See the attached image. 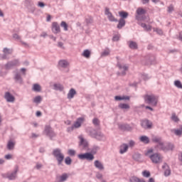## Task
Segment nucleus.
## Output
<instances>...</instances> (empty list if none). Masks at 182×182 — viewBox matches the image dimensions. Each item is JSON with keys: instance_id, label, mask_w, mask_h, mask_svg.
<instances>
[{"instance_id": "nucleus-7", "label": "nucleus", "mask_w": 182, "mask_h": 182, "mask_svg": "<svg viewBox=\"0 0 182 182\" xmlns=\"http://www.w3.org/2000/svg\"><path fill=\"white\" fill-rule=\"evenodd\" d=\"M145 14H146V10L141 8H138L136 9V21H144V19H146V16H141V15H144Z\"/></svg>"}, {"instance_id": "nucleus-50", "label": "nucleus", "mask_w": 182, "mask_h": 182, "mask_svg": "<svg viewBox=\"0 0 182 182\" xmlns=\"http://www.w3.org/2000/svg\"><path fill=\"white\" fill-rule=\"evenodd\" d=\"M142 176H143L144 177H146V178L150 177V171H144L142 172Z\"/></svg>"}, {"instance_id": "nucleus-52", "label": "nucleus", "mask_w": 182, "mask_h": 182, "mask_svg": "<svg viewBox=\"0 0 182 182\" xmlns=\"http://www.w3.org/2000/svg\"><path fill=\"white\" fill-rule=\"evenodd\" d=\"M68 153L69 156H75V154H76V151H75L74 149H69Z\"/></svg>"}, {"instance_id": "nucleus-13", "label": "nucleus", "mask_w": 182, "mask_h": 182, "mask_svg": "<svg viewBox=\"0 0 182 182\" xmlns=\"http://www.w3.org/2000/svg\"><path fill=\"white\" fill-rule=\"evenodd\" d=\"M151 141H153V143H156V147L158 149H160L161 147V146H163V140L161 139V137L160 136H152L151 138Z\"/></svg>"}, {"instance_id": "nucleus-51", "label": "nucleus", "mask_w": 182, "mask_h": 182, "mask_svg": "<svg viewBox=\"0 0 182 182\" xmlns=\"http://www.w3.org/2000/svg\"><path fill=\"white\" fill-rule=\"evenodd\" d=\"M109 54H110V50H105L104 52L102 53L101 55L102 57H105V56H109Z\"/></svg>"}, {"instance_id": "nucleus-4", "label": "nucleus", "mask_w": 182, "mask_h": 182, "mask_svg": "<svg viewBox=\"0 0 182 182\" xmlns=\"http://www.w3.org/2000/svg\"><path fill=\"white\" fill-rule=\"evenodd\" d=\"M18 171H19V167L16 166L13 172L2 173L1 176L3 178H8V180L10 181L16 180V178L18 177Z\"/></svg>"}, {"instance_id": "nucleus-26", "label": "nucleus", "mask_w": 182, "mask_h": 182, "mask_svg": "<svg viewBox=\"0 0 182 182\" xmlns=\"http://www.w3.org/2000/svg\"><path fill=\"white\" fill-rule=\"evenodd\" d=\"M58 65L60 68H63L64 69H66L69 66V62L66 61V60H60L58 62Z\"/></svg>"}, {"instance_id": "nucleus-12", "label": "nucleus", "mask_w": 182, "mask_h": 182, "mask_svg": "<svg viewBox=\"0 0 182 182\" xmlns=\"http://www.w3.org/2000/svg\"><path fill=\"white\" fill-rule=\"evenodd\" d=\"M174 149V145L173 144H165L164 142L162 144V146L159 148L160 150L163 151H169V150H173Z\"/></svg>"}, {"instance_id": "nucleus-46", "label": "nucleus", "mask_w": 182, "mask_h": 182, "mask_svg": "<svg viewBox=\"0 0 182 182\" xmlns=\"http://www.w3.org/2000/svg\"><path fill=\"white\" fill-rule=\"evenodd\" d=\"M132 157L135 161H139V160H140V157H141V155L140 154H134Z\"/></svg>"}, {"instance_id": "nucleus-58", "label": "nucleus", "mask_w": 182, "mask_h": 182, "mask_svg": "<svg viewBox=\"0 0 182 182\" xmlns=\"http://www.w3.org/2000/svg\"><path fill=\"white\" fill-rule=\"evenodd\" d=\"M85 21L87 25H89V23H92V22H93V20L92 18H86Z\"/></svg>"}, {"instance_id": "nucleus-33", "label": "nucleus", "mask_w": 182, "mask_h": 182, "mask_svg": "<svg viewBox=\"0 0 182 182\" xmlns=\"http://www.w3.org/2000/svg\"><path fill=\"white\" fill-rule=\"evenodd\" d=\"M53 89L54 90H59L60 92H62L63 90V85L61 84H54Z\"/></svg>"}, {"instance_id": "nucleus-3", "label": "nucleus", "mask_w": 182, "mask_h": 182, "mask_svg": "<svg viewBox=\"0 0 182 182\" xmlns=\"http://www.w3.org/2000/svg\"><path fill=\"white\" fill-rule=\"evenodd\" d=\"M53 157L57 160L58 166H62L63 161L65 160V155L62 153L60 149H55L52 153Z\"/></svg>"}, {"instance_id": "nucleus-37", "label": "nucleus", "mask_w": 182, "mask_h": 182, "mask_svg": "<svg viewBox=\"0 0 182 182\" xmlns=\"http://www.w3.org/2000/svg\"><path fill=\"white\" fill-rule=\"evenodd\" d=\"M33 103H36L37 105H39L42 102V97L41 95L36 96L33 100Z\"/></svg>"}, {"instance_id": "nucleus-38", "label": "nucleus", "mask_w": 182, "mask_h": 182, "mask_svg": "<svg viewBox=\"0 0 182 182\" xmlns=\"http://www.w3.org/2000/svg\"><path fill=\"white\" fill-rule=\"evenodd\" d=\"M82 55L84 56V58L89 59V58H90V50H85L82 53Z\"/></svg>"}, {"instance_id": "nucleus-44", "label": "nucleus", "mask_w": 182, "mask_h": 182, "mask_svg": "<svg viewBox=\"0 0 182 182\" xmlns=\"http://www.w3.org/2000/svg\"><path fill=\"white\" fill-rule=\"evenodd\" d=\"M171 120H173V122H175L176 123H177V122L180 121V119H178V117H177V115H176V114H172V116L171 117Z\"/></svg>"}, {"instance_id": "nucleus-28", "label": "nucleus", "mask_w": 182, "mask_h": 182, "mask_svg": "<svg viewBox=\"0 0 182 182\" xmlns=\"http://www.w3.org/2000/svg\"><path fill=\"white\" fill-rule=\"evenodd\" d=\"M75 95H76V90L71 88L67 95L68 99H73L75 97Z\"/></svg>"}, {"instance_id": "nucleus-24", "label": "nucleus", "mask_w": 182, "mask_h": 182, "mask_svg": "<svg viewBox=\"0 0 182 182\" xmlns=\"http://www.w3.org/2000/svg\"><path fill=\"white\" fill-rule=\"evenodd\" d=\"M94 166L95 167H96V168H98V170H105V166H103V164H102V162L98 160L95 161Z\"/></svg>"}, {"instance_id": "nucleus-32", "label": "nucleus", "mask_w": 182, "mask_h": 182, "mask_svg": "<svg viewBox=\"0 0 182 182\" xmlns=\"http://www.w3.org/2000/svg\"><path fill=\"white\" fill-rule=\"evenodd\" d=\"M129 48H130V49H137L138 46H137V43L134 42V41H129Z\"/></svg>"}, {"instance_id": "nucleus-5", "label": "nucleus", "mask_w": 182, "mask_h": 182, "mask_svg": "<svg viewBox=\"0 0 182 182\" xmlns=\"http://www.w3.org/2000/svg\"><path fill=\"white\" fill-rule=\"evenodd\" d=\"M43 133L47 136V137H49L50 140H53V137H56V133L50 125L45 126Z\"/></svg>"}, {"instance_id": "nucleus-56", "label": "nucleus", "mask_w": 182, "mask_h": 182, "mask_svg": "<svg viewBox=\"0 0 182 182\" xmlns=\"http://www.w3.org/2000/svg\"><path fill=\"white\" fill-rule=\"evenodd\" d=\"M119 39H120V37H119L118 35H115V36H114L113 38H112V41H113L114 42H117V41H119Z\"/></svg>"}, {"instance_id": "nucleus-59", "label": "nucleus", "mask_w": 182, "mask_h": 182, "mask_svg": "<svg viewBox=\"0 0 182 182\" xmlns=\"http://www.w3.org/2000/svg\"><path fill=\"white\" fill-rule=\"evenodd\" d=\"M4 158H5L6 160H11V159H12V155H11V154L5 155Z\"/></svg>"}, {"instance_id": "nucleus-9", "label": "nucleus", "mask_w": 182, "mask_h": 182, "mask_svg": "<svg viewBox=\"0 0 182 182\" xmlns=\"http://www.w3.org/2000/svg\"><path fill=\"white\" fill-rule=\"evenodd\" d=\"M78 159H80V160L92 161L95 159V156L89 152H87L85 154H78Z\"/></svg>"}, {"instance_id": "nucleus-16", "label": "nucleus", "mask_w": 182, "mask_h": 182, "mask_svg": "<svg viewBox=\"0 0 182 182\" xmlns=\"http://www.w3.org/2000/svg\"><path fill=\"white\" fill-rule=\"evenodd\" d=\"M141 126L143 127V129H151L153 126V124L149 122L148 119H145L141 121Z\"/></svg>"}, {"instance_id": "nucleus-10", "label": "nucleus", "mask_w": 182, "mask_h": 182, "mask_svg": "<svg viewBox=\"0 0 182 182\" xmlns=\"http://www.w3.org/2000/svg\"><path fill=\"white\" fill-rule=\"evenodd\" d=\"M14 52V50L8 48H4L3 49V55H1V59L2 60H5V59H9L8 58V55H12V53Z\"/></svg>"}, {"instance_id": "nucleus-11", "label": "nucleus", "mask_w": 182, "mask_h": 182, "mask_svg": "<svg viewBox=\"0 0 182 182\" xmlns=\"http://www.w3.org/2000/svg\"><path fill=\"white\" fill-rule=\"evenodd\" d=\"M105 14L107 16V18L110 22H118L117 18H114V15L112 14V12H110L109 8H105Z\"/></svg>"}, {"instance_id": "nucleus-54", "label": "nucleus", "mask_w": 182, "mask_h": 182, "mask_svg": "<svg viewBox=\"0 0 182 182\" xmlns=\"http://www.w3.org/2000/svg\"><path fill=\"white\" fill-rule=\"evenodd\" d=\"M173 11H174V6H173L172 4H171L168 7V12L169 14H171V12H173Z\"/></svg>"}, {"instance_id": "nucleus-15", "label": "nucleus", "mask_w": 182, "mask_h": 182, "mask_svg": "<svg viewBox=\"0 0 182 182\" xmlns=\"http://www.w3.org/2000/svg\"><path fill=\"white\" fill-rule=\"evenodd\" d=\"M4 99H6V102H9V103H13V102H15V97L11 94L9 92H6L4 95Z\"/></svg>"}, {"instance_id": "nucleus-61", "label": "nucleus", "mask_w": 182, "mask_h": 182, "mask_svg": "<svg viewBox=\"0 0 182 182\" xmlns=\"http://www.w3.org/2000/svg\"><path fill=\"white\" fill-rule=\"evenodd\" d=\"M155 31H156L158 35H161L163 33V31L161 29L156 28Z\"/></svg>"}, {"instance_id": "nucleus-34", "label": "nucleus", "mask_w": 182, "mask_h": 182, "mask_svg": "<svg viewBox=\"0 0 182 182\" xmlns=\"http://www.w3.org/2000/svg\"><path fill=\"white\" fill-rule=\"evenodd\" d=\"M119 15L121 17V19H127V16H129V13L126 11H119Z\"/></svg>"}, {"instance_id": "nucleus-40", "label": "nucleus", "mask_w": 182, "mask_h": 182, "mask_svg": "<svg viewBox=\"0 0 182 182\" xmlns=\"http://www.w3.org/2000/svg\"><path fill=\"white\" fill-rule=\"evenodd\" d=\"M33 90L34 92H41V85L39 84H34L33 85Z\"/></svg>"}, {"instance_id": "nucleus-18", "label": "nucleus", "mask_w": 182, "mask_h": 182, "mask_svg": "<svg viewBox=\"0 0 182 182\" xmlns=\"http://www.w3.org/2000/svg\"><path fill=\"white\" fill-rule=\"evenodd\" d=\"M18 60H14L12 61H9L6 65H5V68L7 70L12 69L14 66H16L18 65Z\"/></svg>"}, {"instance_id": "nucleus-60", "label": "nucleus", "mask_w": 182, "mask_h": 182, "mask_svg": "<svg viewBox=\"0 0 182 182\" xmlns=\"http://www.w3.org/2000/svg\"><path fill=\"white\" fill-rule=\"evenodd\" d=\"M38 5L40 8H44L45 7V3L41 2V1H39Z\"/></svg>"}, {"instance_id": "nucleus-62", "label": "nucleus", "mask_w": 182, "mask_h": 182, "mask_svg": "<svg viewBox=\"0 0 182 182\" xmlns=\"http://www.w3.org/2000/svg\"><path fill=\"white\" fill-rule=\"evenodd\" d=\"M96 177H97V178L100 179V178H102L103 177V174H102V173H97L96 174Z\"/></svg>"}, {"instance_id": "nucleus-17", "label": "nucleus", "mask_w": 182, "mask_h": 182, "mask_svg": "<svg viewBox=\"0 0 182 182\" xmlns=\"http://www.w3.org/2000/svg\"><path fill=\"white\" fill-rule=\"evenodd\" d=\"M52 32L54 33H60V26L58 23V22H53L52 23Z\"/></svg>"}, {"instance_id": "nucleus-49", "label": "nucleus", "mask_w": 182, "mask_h": 182, "mask_svg": "<svg viewBox=\"0 0 182 182\" xmlns=\"http://www.w3.org/2000/svg\"><path fill=\"white\" fill-rule=\"evenodd\" d=\"M61 28H64V31H68V23L65 21H62L60 23Z\"/></svg>"}, {"instance_id": "nucleus-31", "label": "nucleus", "mask_w": 182, "mask_h": 182, "mask_svg": "<svg viewBox=\"0 0 182 182\" xmlns=\"http://www.w3.org/2000/svg\"><path fill=\"white\" fill-rule=\"evenodd\" d=\"M94 139H97V140H105V135L102 132H97Z\"/></svg>"}, {"instance_id": "nucleus-36", "label": "nucleus", "mask_w": 182, "mask_h": 182, "mask_svg": "<svg viewBox=\"0 0 182 182\" xmlns=\"http://www.w3.org/2000/svg\"><path fill=\"white\" fill-rule=\"evenodd\" d=\"M118 107L119 109H122V110L129 109H130V105H129L128 104L121 103L119 105Z\"/></svg>"}, {"instance_id": "nucleus-43", "label": "nucleus", "mask_w": 182, "mask_h": 182, "mask_svg": "<svg viewBox=\"0 0 182 182\" xmlns=\"http://www.w3.org/2000/svg\"><path fill=\"white\" fill-rule=\"evenodd\" d=\"M14 147H15V144L11 141H9V143L7 144V149L9 150H12V149H14Z\"/></svg>"}, {"instance_id": "nucleus-27", "label": "nucleus", "mask_w": 182, "mask_h": 182, "mask_svg": "<svg viewBox=\"0 0 182 182\" xmlns=\"http://www.w3.org/2000/svg\"><path fill=\"white\" fill-rule=\"evenodd\" d=\"M87 133L89 134V135L91 137H93L95 139V137L96 136V134H97V131H96V129H93V128H88L87 129Z\"/></svg>"}, {"instance_id": "nucleus-39", "label": "nucleus", "mask_w": 182, "mask_h": 182, "mask_svg": "<svg viewBox=\"0 0 182 182\" xmlns=\"http://www.w3.org/2000/svg\"><path fill=\"white\" fill-rule=\"evenodd\" d=\"M140 26H141V28H144L145 31H151V26H147L144 23H141Z\"/></svg>"}, {"instance_id": "nucleus-1", "label": "nucleus", "mask_w": 182, "mask_h": 182, "mask_svg": "<svg viewBox=\"0 0 182 182\" xmlns=\"http://www.w3.org/2000/svg\"><path fill=\"white\" fill-rule=\"evenodd\" d=\"M145 156L149 157L152 163L154 164H159L163 161V156L159 153H153V149H149L146 153Z\"/></svg>"}, {"instance_id": "nucleus-20", "label": "nucleus", "mask_w": 182, "mask_h": 182, "mask_svg": "<svg viewBox=\"0 0 182 182\" xmlns=\"http://www.w3.org/2000/svg\"><path fill=\"white\" fill-rule=\"evenodd\" d=\"M83 122H85V118L83 117L77 118L76 122L73 125V127H74V129H79V127L82 126V123H83Z\"/></svg>"}, {"instance_id": "nucleus-2", "label": "nucleus", "mask_w": 182, "mask_h": 182, "mask_svg": "<svg viewBox=\"0 0 182 182\" xmlns=\"http://www.w3.org/2000/svg\"><path fill=\"white\" fill-rule=\"evenodd\" d=\"M144 100L145 103H146V105H151V106H157V103L159 102V97L151 94H146L144 95Z\"/></svg>"}, {"instance_id": "nucleus-64", "label": "nucleus", "mask_w": 182, "mask_h": 182, "mask_svg": "<svg viewBox=\"0 0 182 182\" xmlns=\"http://www.w3.org/2000/svg\"><path fill=\"white\" fill-rule=\"evenodd\" d=\"M58 48H61L62 49H63V43H62V42H58Z\"/></svg>"}, {"instance_id": "nucleus-47", "label": "nucleus", "mask_w": 182, "mask_h": 182, "mask_svg": "<svg viewBox=\"0 0 182 182\" xmlns=\"http://www.w3.org/2000/svg\"><path fill=\"white\" fill-rule=\"evenodd\" d=\"M65 163L67 164V166H70V164H72V159H70L69 156H67L65 159Z\"/></svg>"}, {"instance_id": "nucleus-19", "label": "nucleus", "mask_w": 182, "mask_h": 182, "mask_svg": "<svg viewBox=\"0 0 182 182\" xmlns=\"http://www.w3.org/2000/svg\"><path fill=\"white\" fill-rule=\"evenodd\" d=\"M156 56L149 55L146 58V63L145 65H156Z\"/></svg>"}, {"instance_id": "nucleus-55", "label": "nucleus", "mask_w": 182, "mask_h": 182, "mask_svg": "<svg viewBox=\"0 0 182 182\" xmlns=\"http://www.w3.org/2000/svg\"><path fill=\"white\" fill-rule=\"evenodd\" d=\"M13 38L14 39H15L16 41H21V36H19V35H18L17 33H14L13 35Z\"/></svg>"}, {"instance_id": "nucleus-41", "label": "nucleus", "mask_w": 182, "mask_h": 182, "mask_svg": "<svg viewBox=\"0 0 182 182\" xmlns=\"http://www.w3.org/2000/svg\"><path fill=\"white\" fill-rule=\"evenodd\" d=\"M171 132H173L176 136H181L182 134V130L181 129H171Z\"/></svg>"}, {"instance_id": "nucleus-53", "label": "nucleus", "mask_w": 182, "mask_h": 182, "mask_svg": "<svg viewBox=\"0 0 182 182\" xmlns=\"http://www.w3.org/2000/svg\"><path fill=\"white\" fill-rule=\"evenodd\" d=\"M141 77L144 80H149V79H150V76L147 74H142Z\"/></svg>"}, {"instance_id": "nucleus-25", "label": "nucleus", "mask_w": 182, "mask_h": 182, "mask_svg": "<svg viewBox=\"0 0 182 182\" xmlns=\"http://www.w3.org/2000/svg\"><path fill=\"white\" fill-rule=\"evenodd\" d=\"M129 182H146V181L144 178H140L136 176H133L129 178Z\"/></svg>"}, {"instance_id": "nucleus-22", "label": "nucleus", "mask_w": 182, "mask_h": 182, "mask_svg": "<svg viewBox=\"0 0 182 182\" xmlns=\"http://www.w3.org/2000/svg\"><path fill=\"white\" fill-rule=\"evenodd\" d=\"M127 150H129V145H127V144H122L119 146L120 154H124V153H126V151H127Z\"/></svg>"}, {"instance_id": "nucleus-48", "label": "nucleus", "mask_w": 182, "mask_h": 182, "mask_svg": "<svg viewBox=\"0 0 182 182\" xmlns=\"http://www.w3.org/2000/svg\"><path fill=\"white\" fill-rule=\"evenodd\" d=\"M99 150H100V147H99L98 146H94L92 149V153H93L94 154H95V153H97V151H99Z\"/></svg>"}, {"instance_id": "nucleus-30", "label": "nucleus", "mask_w": 182, "mask_h": 182, "mask_svg": "<svg viewBox=\"0 0 182 182\" xmlns=\"http://www.w3.org/2000/svg\"><path fill=\"white\" fill-rule=\"evenodd\" d=\"M140 141L144 143L145 144H149L150 143V139L147 136H141L139 138Z\"/></svg>"}, {"instance_id": "nucleus-8", "label": "nucleus", "mask_w": 182, "mask_h": 182, "mask_svg": "<svg viewBox=\"0 0 182 182\" xmlns=\"http://www.w3.org/2000/svg\"><path fill=\"white\" fill-rule=\"evenodd\" d=\"M14 79L16 82V83H18L19 85H23V78H22V75H21V73L18 70L14 71Z\"/></svg>"}, {"instance_id": "nucleus-21", "label": "nucleus", "mask_w": 182, "mask_h": 182, "mask_svg": "<svg viewBox=\"0 0 182 182\" xmlns=\"http://www.w3.org/2000/svg\"><path fill=\"white\" fill-rule=\"evenodd\" d=\"M119 128L121 130H123L124 132H132V130H133V127L129 126L127 124H119Z\"/></svg>"}, {"instance_id": "nucleus-29", "label": "nucleus", "mask_w": 182, "mask_h": 182, "mask_svg": "<svg viewBox=\"0 0 182 182\" xmlns=\"http://www.w3.org/2000/svg\"><path fill=\"white\" fill-rule=\"evenodd\" d=\"M126 25V20L123 19V18H120L118 21V24L117 26V28L118 29H122L123 27H124Z\"/></svg>"}, {"instance_id": "nucleus-45", "label": "nucleus", "mask_w": 182, "mask_h": 182, "mask_svg": "<svg viewBox=\"0 0 182 182\" xmlns=\"http://www.w3.org/2000/svg\"><path fill=\"white\" fill-rule=\"evenodd\" d=\"M174 85L176 87H178V89H182V84L180 80H176L174 82Z\"/></svg>"}, {"instance_id": "nucleus-23", "label": "nucleus", "mask_w": 182, "mask_h": 182, "mask_svg": "<svg viewBox=\"0 0 182 182\" xmlns=\"http://www.w3.org/2000/svg\"><path fill=\"white\" fill-rule=\"evenodd\" d=\"M80 146H82V149L84 150H87V147L89 146V144H87V141H86L85 139H83V137L82 136H80Z\"/></svg>"}, {"instance_id": "nucleus-63", "label": "nucleus", "mask_w": 182, "mask_h": 182, "mask_svg": "<svg viewBox=\"0 0 182 182\" xmlns=\"http://www.w3.org/2000/svg\"><path fill=\"white\" fill-rule=\"evenodd\" d=\"M74 129H75V127H74L73 125L72 127H68V128L67 129V132H73Z\"/></svg>"}, {"instance_id": "nucleus-42", "label": "nucleus", "mask_w": 182, "mask_h": 182, "mask_svg": "<svg viewBox=\"0 0 182 182\" xmlns=\"http://www.w3.org/2000/svg\"><path fill=\"white\" fill-rule=\"evenodd\" d=\"M92 124H94V126H95V127H97L100 125V121L97 118H94L92 119Z\"/></svg>"}, {"instance_id": "nucleus-14", "label": "nucleus", "mask_w": 182, "mask_h": 182, "mask_svg": "<svg viewBox=\"0 0 182 182\" xmlns=\"http://www.w3.org/2000/svg\"><path fill=\"white\" fill-rule=\"evenodd\" d=\"M162 168L165 177H168V176L171 174V170H170V166H168L166 163L164 164V165L162 166Z\"/></svg>"}, {"instance_id": "nucleus-57", "label": "nucleus", "mask_w": 182, "mask_h": 182, "mask_svg": "<svg viewBox=\"0 0 182 182\" xmlns=\"http://www.w3.org/2000/svg\"><path fill=\"white\" fill-rule=\"evenodd\" d=\"M134 144H136V143L134 142V141L130 140V141H129V147H133V146H134Z\"/></svg>"}, {"instance_id": "nucleus-6", "label": "nucleus", "mask_w": 182, "mask_h": 182, "mask_svg": "<svg viewBox=\"0 0 182 182\" xmlns=\"http://www.w3.org/2000/svg\"><path fill=\"white\" fill-rule=\"evenodd\" d=\"M117 66L118 69L121 70V73H119L118 75H121L122 76H126V72L129 70V65L125 63L118 62Z\"/></svg>"}, {"instance_id": "nucleus-35", "label": "nucleus", "mask_w": 182, "mask_h": 182, "mask_svg": "<svg viewBox=\"0 0 182 182\" xmlns=\"http://www.w3.org/2000/svg\"><path fill=\"white\" fill-rule=\"evenodd\" d=\"M114 99L116 101H119V100H130V97H121V96H115Z\"/></svg>"}]
</instances>
